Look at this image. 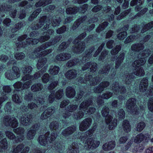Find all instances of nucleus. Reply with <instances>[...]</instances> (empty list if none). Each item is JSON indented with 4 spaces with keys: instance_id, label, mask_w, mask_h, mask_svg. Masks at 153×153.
Instances as JSON below:
<instances>
[{
    "instance_id": "nucleus-1",
    "label": "nucleus",
    "mask_w": 153,
    "mask_h": 153,
    "mask_svg": "<svg viewBox=\"0 0 153 153\" xmlns=\"http://www.w3.org/2000/svg\"><path fill=\"white\" fill-rule=\"evenodd\" d=\"M92 129H89L85 133V136L88 138L86 140L85 145L83 146L80 143L75 141L72 143L69 153H96L95 152L92 151L86 152L94 150L100 144L99 141L90 137L93 135L94 132Z\"/></svg>"
},
{
    "instance_id": "nucleus-2",
    "label": "nucleus",
    "mask_w": 153,
    "mask_h": 153,
    "mask_svg": "<svg viewBox=\"0 0 153 153\" xmlns=\"http://www.w3.org/2000/svg\"><path fill=\"white\" fill-rule=\"evenodd\" d=\"M16 64V61L14 59L9 60L7 62L8 66H13L12 70L5 73L6 77L10 80L16 79L20 76V73L19 68L15 65Z\"/></svg>"
},
{
    "instance_id": "nucleus-3",
    "label": "nucleus",
    "mask_w": 153,
    "mask_h": 153,
    "mask_svg": "<svg viewBox=\"0 0 153 153\" xmlns=\"http://www.w3.org/2000/svg\"><path fill=\"white\" fill-rule=\"evenodd\" d=\"M21 119V123L23 125L27 126L29 125V123H31L33 121L35 115L33 114H23L21 113L20 114Z\"/></svg>"
},
{
    "instance_id": "nucleus-4",
    "label": "nucleus",
    "mask_w": 153,
    "mask_h": 153,
    "mask_svg": "<svg viewBox=\"0 0 153 153\" xmlns=\"http://www.w3.org/2000/svg\"><path fill=\"white\" fill-rule=\"evenodd\" d=\"M73 43L74 44H77L76 46L73 47L72 48V51L74 53L77 54L78 53H81L84 51L86 45L83 41L76 42L74 40L73 41Z\"/></svg>"
},
{
    "instance_id": "nucleus-5",
    "label": "nucleus",
    "mask_w": 153,
    "mask_h": 153,
    "mask_svg": "<svg viewBox=\"0 0 153 153\" xmlns=\"http://www.w3.org/2000/svg\"><path fill=\"white\" fill-rule=\"evenodd\" d=\"M105 122L106 125H108V129L110 130L114 129L117 126V120L116 119L112 120L113 117L111 115L105 117Z\"/></svg>"
},
{
    "instance_id": "nucleus-6",
    "label": "nucleus",
    "mask_w": 153,
    "mask_h": 153,
    "mask_svg": "<svg viewBox=\"0 0 153 153\" xmlns=\"http://www.w3.org/2000/svg\"><path fill=\"white\" fill-rule=\"evenodd\" d=\"M92 119L90 117H87L84 119L79 124V128L81 131L86 130L91 125Z\"/></svg>"
},
{
    "instance_id": "nucleus-7",
    "label": "nucleus",
    "mask_w": 153,
    "mask_h": 153,
    "mask_svg": "<svg viewBox=\"0 0 153 153\" xmlns=\"http://www.w3.org/2000/svg\"><path fill=\"white\" fill-rule=\"evenodd\" d=\"M75 125H72L69 126L64 129L62 132V134L65 137L73 134L76 130Z\"/></svg>"
},
{
    "instance_id": "nucleus-8",
    "label": "nucleus",
    "mask_w": 153,
    "mask_h": 153,
    "mask_svg": "<svg viewBox=\"0 0 153 153\" xmlns=\"http://www.w3.org/2000/svg\"><path fill=\"white\" fill-rule=\"evenodd\" d=\"M33 68L30 66H27L22 68V72L25 75L22 77V79L24 81L28 80L31 79V76L30 75Z\"/></svg>"
},
{
    "instance_id": "nucleus-9",
    "label": "nucleus",
    "mask_w": 153,
    "mask_h": 153,
    "mask_svg": "<svg viewBox=\"0 0 153 153\" xmlns=\"http://www.w3.org/2000/svg\"><path fill=\"white\" fill-rule=\"evenodd\" d=\"M149 136H150V135L148 133H146L144 134L142 133H140L135 136L134 142L135 143H140L143 140L146 141L148 140V139L149 137Z\"/></svg>"
},
{
    "instance_id": "nucleus-10",
    "label": "nucleus",
    "mask_w": 153,
    "mask_h": 153,
    "mask_svg": "<svg viewBox=\"0 0 153 153\" xmlns=\"http://www.w3.org/2000/svg\"><path fill=\"white\" fill-rule=\"evenodd\" d=\"M54 111V110L53 107H49L41 114V119L42 120L48 119L52 115Z\"/></svg>"
},
{
    "instance_id": "nucleus-11",
    "label": "nucleus",
    "mask_w": 153,
    "mask_h": 153,
    "mask_svg": "<svg viewBox=\"0 0 153 153\" xmlns=\"http://www.w3.org/2000/svg\"><path fill=\"white\" fill-rule=\"evenodd\" d=\"M71 57V54L69 53L63 52L58 54L55 57V59L58 61L68 60Z\"/></svg>"
},
{
    "instance_id": "nucleus-12",
    "label": "nucleus",
    "mask_w": 153,
    "mask_h": 153,
    "mask_svg": "<svg viewBox=\"0 0 153 153\" xmlns=\"http://www.w3.org/2000/svg\"><path fill=\"white\" fill-rule=\"evenodd\" d=\"M122 129L126 133H128L131 130V126L129 121L127 119L124 120L122 123Z\"/></svg>"
},
{
    "instance_id": "nucleus-13",
    "label": "nucleus",
    "mask_w": 153,
    "mask_h": 153,
    "mask_svg": "<svg viewBox=\"0 0 153 153\" xmlns=\"http://www.w3.org/2000/svg\"><path fill=\"white\" fill-rule=\"evenodd\" d=\"M115 146V141L111 140L104 144L102 146V149L104 151H109L114 149Z\"/></svg>"
},
{
    "instance_id": "nucleus-14",
    "label": "nucleus",
    "mask_w": 153,
    "mask_h": 153,
    "mask_svg": "<svg viewBox=\"0 0 153 153\" xmlns=\"http://www.w3.org/2000/svg\"><path fill=\"white\" fill-rule=\"evenodd\" d=\"M76 71L74 69L68 71L65 74V77L68 80H71L75 78L76 76Z\"/></svg>"
},
{
    "instance_id": "nucleus-15",
    "label": "nucleus",
    "mask_w": 153,
    "mask_h": 153,
    "mask_svg": "<svg viewBox=\"0 0 153 153\" xmlns=\"http://www.w3.org/2000/svg\"><path fill=\"white\" fill-rule=\"evenodd\" d=\"M65 93L68 98H73L75 95L76 91L72 86H68L66 88Z\"/></svg>"
},
{
    "instance_id": "nucleus-16",
    "label": "nucleus",
    "mask_w": 153,
    "mask_h": 153,
    "mask_svg": "<svg viewBox=\"0 0 153 153\" xmlns=\"http://www.w3.org/2000/svg\"><path fill=\"white\" fill-rule=\"evenodd\" d=\"M47 62V58L44 56H41L38 60L37 68L39 70L41 69L45 64Z\"/></svg>"
},
{
    "instance_id": "nucleus-17",
    "label": "nucleus",
    "mask_w": 153,
    "mask_h": 153,
    "mask_svg": "<svg viewBox=\"0 0 153 153\" xmlns=\"http://www.w3.org/2000/svg\"><path fill=\"white\" fill-rule=\"evenodd\" d=\"M50 138L49 136L40 135L38 138V141L41 146H45L48 143V138Z\"/></svg>"
},
{
    "instance_id": "nucleus-18",
    "label": "nucleus",
    "mask_w": 153,
    "mask_h": 153,
    "mask_svg": "<svg viewBox=\"0 0 153 153\" xmlns=\"http://www.w3.org/2000/svg\"><path fill=\"white\" fill-rule=\"evenodd\" d=\"M144 48L143 45L141 43L134 44L131 47V49L134 52H139Z\"/></svg>"
},
{
    "instance_id": "nucleus-19",
    "label": "nucleus",
    "mask_w": 153,
    "mask_h": 153,
    "mask_svg": "<svg viewBox=\"0 0 153 153\" xmlns=\"http://www.w3.org/2000/svg\"><path fill=\"white\" fill-rule=\"evenodd\" d=\"M79 8L78 7L75 6L73 7H68L66 8V13L68 15H74L78 11Z\"/></svg>"
},
{
    "instance_id": "nucleus-20",
    "label": "nucleus",
    "mask_w": 153,
    "mask_h": 153,
    "mask_svg": "<svg viewBox=\"0 0 153 153\" xmlns=\"http://www.w3.org/2000/svg\"><path fill=\"white\" fill-rule=\"evenodd\" d=\"M43 88L42 84L40 82L35 83L31 86V89L32 92H36L41 91Z\"/></svg>"
},
{
    "instance_id": "nucleus-21",
    "label": "nucleus",
    "mask_w": 153,
    "mask_h": 153,
    "mask_svg": "<svg viewBox=\"0 0 153 153\" xmlns=\"http://www.w3.org/2000/svg\"><path fill=\"white\" fill-rule=\"evenodd\" d=\"M23 25V24L22 22L21 21L18 22L15 25L14 27L11 28V32L13 33L17 32L22 28Z\"/></svg>"
},
{
    "instance_id": "nucleus-22",
    "label": "nucleus",
    "mask_w": 153,
    "mask_h": 153,
    "mask_svg": "<svg viewBox=\"0 0 153 153\" xmlns=\"http://www.w3.org/2000/svg\"><path fill=\"white\" fill-rule=\"evenodd\" d=\"M136 101V99L134 98H131L127 101L126 105L129 110H131L135 106Z\"/></svg>"
},
{
    "instance_id": "nucleus-23",
    "label": "nucleus",
    "mask_w": 153,
    "mask_h": 153,
    "mask_svg": "<svg viewBox=\"0 0 153 153\" xmlns=\"http://www.w3.org/2000/svg\"><path fill=\"white\" fill-rule=\"evenodd\" d=\"M31 83V81H30L27 82L24 84L20 81H17L14 83V85H13V86H14V88L16 89H21L22 86H24L25 85L27 86Z\"/></svg>"
},
{
    "instance_id": "nucleus-24",
    "label": "nucleus",
    "mask_w": 153,
    "mask_h": 153,
    "mask_svg": "<svg viewBox=\"0 0 153 153\" xmlns=\"http://www.w3.org/2000/svg\"><path fill=\"white\" fill-rule=\"evenodd\" d=\"M8 148V143L6 138H4L0 141V152Z\"/></svg>"
},
{
    "instance_id": "nucleus-25",
    "label": "nucleus",
    "mask_w": 153,
    "mask_h": 153,
    "mask_svg": "<svg viewBox=\"0 0 153 153\" xmlns=\"http://www.w3.org/2000/svg\"><path fill=\"white\" fill-rule=\"evenodd\" d=\"M109 23L107 21H105L100 24L96 29L97 32H100L104 30L108 26Z\"/></svg>"
},
{
    "instance_id": "nucleus-26",
    "label": "nucleus",
    "mask_w": 153,
    "mask_h": 153,
    "mask_svg": "<svg viewBox=\"0 0 153 153\" xmlns=\"http://www.w3.org/2000/svg\"><path fill=\"white\" fill-rule=\"evenodd\" d=\"M153 27V21H151L144 25L141 31V32L142 33H144L146 31H148Z\"/></svg>"
},
{
    "instance_id": "nucleus-27",
    "label": "nucleus",
    "mask_w": 153,
    "mask_h": 153,
    "mask_svg": "<svg viewBox=\"0 0 153 153\" xmlns=\"http://www.w3.org/2000/svg\"><path fill=\"white\" fill-rule=\"evenodd\" d=\"M36 130H34L30 128L27 131V139L29 140L33 139L36 134Z\"/></svg>"
},
{
    "instance_id": "nucleus-28",
    "label": "nucleus",
    "mask_w": 153,
    "mask_h": 153,
    "mask_svg": "<svg viewBox=\"0 0 153 153\" xmlns=\"http://www.w3.org/2000/svg\"><path fill=\"white\" fill-rule=\"evenodd\" d=\"M54 94L55 97L57 100H60L63 96V91L62 89H59L55 93V91H52Z\"/></svg>"
},
{
    "instance_id": "nucleus-29",
    "label": "nucleus",
    "mask_w": 153,
    "mask_h": 153,
    "mask_svg": "<svg viewBox=\"0 0 153 153\" xmlns=\"http://www.w3.org/2000/svg\"><path fill=\"white\" fill-rule=\"evenodd\" d=\"M18 125V122L16 119L15 117H13L11 120L8 125L13 128H16Z\"/></svg>"
},
{
    "instance_id": "nucleus-30",
    "label": "nucleus",
    "mask_w": 153,
    "mask_h": 153,
    "mask_svg": "<svg viewBox=\"0 0 153 153\" xmlns=\"http://www.w3.org/2000/svg\"><path fill=\"white\" fill-rule=\"evenodd\" d=\"M102 82H101L98 86L94 89V91L97 93H100L103 91L105 88Z\"/></svg>"
},
{
    "instance_id": "nucleus-31",
    "label": "nucleus",
    "mask_w": 153,
    "mask_h": 153,
    "mask_svg": "<svg viewBox=\"0 0 153 153\" xmlns=\"http://www.w3.org/2000/svg\"><path fill=\"white\" fill-rule=\"evenodd\" d=\"M70 45V43L65 41L62 42L59 45V50L60 51H64Z\"/></svg>"
},
{
    "instance_id": "nucleus-32",
    "label": "nucleus",
    "mask_w": 153,
    "mask_h": 153,
    "mask_svg": "<svg viewBox=\"0 0 153 153\" xmlns=\"http://www.w3.org/2000/svg\"><path fill=\"white\" fill-rule=\"evenodd\" d=\"M25 131V130L24 128L20 127L13 129V131L18 135H24Z\"/></svg>"
},
{
    "instance_id": "nucleus-33",
    "label": "nucleus",
    "mask_w": 153,
    "mask_h": 153,
    "mask_svg": "<svg viewBox=\"0 0 153 153\" xmlns=\"http://www.w3.org/2000/svg\"><path fill=\"white\" fill-rule=\"evenodd\" d=\"M59 126V123L56 121H53L49 125V127L51 131L57 130Z\"/></svg>"
},
{
    "instance_id": "nucleus-34",
    "label": "nucleus",
    "mask_w": 153,
    "mask_h": 153,
    "mask_svg": "<svg viewBox=\"0 0 153 153\" xmlns=\"http://www.w3.org/2000/svg\"><path fill=\"white\" fill-rule=\"evenodd\" d=\"M12 98L13 101L16 103H19L21 102V96L19 94H15L13 95Z\"/></svg>"
},
{
    "instance_id": "nucleus-35",
    "label": "nucleus",
    "mask_w": 153,
    "mask_h": 153,
    "mask_svg": "<svg viewBox=\"0 0 153 153\" xmlns=\"http://www.w3.org/2000/svg\"><path fill=\"white\" fill-rule=\"evenodd\" d=\"M59 70V67L55 65L52 69H50V73L53 75H56L58 74Z\"/></svg>"
},
{
    "instance_id": "nucleus-36",
    "label": "nucleus",
    "mask_w": 153,
    "mask_h": 153,
    "mask_svg": "<svg viewBox=\"0 0 153 153\" xmlns=\"http://www.w3.org/2000/svg\"><path fill=\"white\" fill-rule=\"evenodd\" d=\"M24 147V145L23 143H21L17 145L15 148H13V153H19L21 152Z\"/></svg>"
},
{
    "instance_id": "nucleus-37",
    "label": "nucleus",
    "mask_w": 153,
    "mask_h": 153,
    "mask_svg": "<svg viewBox=\"0 0 153 153\" xmlns=\"http://www.w3.org/2000/svg\"><path fill=\"white\" fill-rule=\"evenodd\" d=\"M14 56L17 60H22L25 58V54L22 52H17L14 53Z\"/></svg>"
},
{
    "instance_id": "nucleus-38",
    "label": "nucleus",
    "mask_w": 153,
    "mask_h": 153,
    "mask_svg": "<svg viewBox=\"0 0 153 153\" xmlns=\"http://www.w3.org/2000/svg\"><path fill=\"white\" fill-rule=\"evenodd\" d=\"M137 68V70L136 71V75L137 76H143L145 74L143 68L141 67H140L139 66L136 65Z\"/></svg>"
},
{
    "instance_id": "nucleus-39",
    "label": "nucleus",
    "mask_w": 153,
    "mask_h": 153,
    "mask_svg": "<svg viewBox=\"0 0 153 153\" xmlns=\"http://www.w3.org/2000/svg\"><path fill=\"white\" fill-rule=\"evenodd\" d=\"M117 85H118L117 87L114 86V88H116L115 90L116 91V92H117L118 91L119 92L120 90V93L121 94H124L126 92V87H125L123 85H121L120 86H119V84L118 82L117 83Z\"/></svg>"
},
{
    "instance_id": "nucleus-40",
    "label": "nucleus",
    "mask_w": 153,
    "mask_h": 153,
    "mask_svg": "<svg viewBox=\"0 0 153 153\" xmlns=\"http://www.w3.org/2000/svg\"><path fill=\"white\" fill-rule=\"evenodd\" d=\"M62 36L61 35H56L53 38H51L50 41L51 42L52 45H54L59 42Z\"/></svg>"
},
{
    "instance_id": "nucleus-41",
    "label": "nucleus",
    "mask_w": 153,
    "mask_h": 153,
    "mask_svg": "<svg viewBox=\"0 0 153 153\" xmlns=\"http://www.w3.org/2000/svg\"><path fill=\"white\" fill-rule=\"evenodd\" d=\"M43 36H41L39 37L38 39V42H44L45 41L48 40L50 38V36L49 34H45V35L44 34Z\"/></svg>"
},
{
    "instance_id": "nucleus-42",
    "label": "nucleus",
    "mask_w": 153,
    "mask_h": 153,
    "mask_svg": "<svg viewBox=\"0 0 153 153\" xmlns=\"http://www.w3.org/2000/svg\"><path fill=\"white\" fill-rule=\"evenodd\" d=\"M118 118L120 120H123L125 117V112L122 108L119 109L118 111Z\"/></svg>"
},
{
    "instance_id": "nucleus-43",
    "label": "nucleus",
    "mask_w": 153,
    "mask_h": 153,
    "mask_svg": "<svg viewBox=\"0 0 153 153\" xmlns=\"http://www.w3.org/2000/svg\"><path fill=\"white\" fill-rule=\"evenodd\" d=\"M35 122L36 123L33 124V125L32 126L31 128L34 130H35V131L36 132L39 129L41 123L39 122V119L36 120V121Z\"/></svg>"
},
{
    "instance_id": "nucleus-44",
    "label": "nucleus",
    "mask_w": 153,
    "mask_h": 153,
    "mask_svg": "<svg viewBox=\"0 0 153 153\" xmlns=\"http://www.w3.org/2000/svg\"><path fill=\"white\" fill-rule=\"evenodd\" d=\"M84 115V113L82 111H77L74 114V118L76 120H79L82 118Z\"/></svg>"
},
{
    "instance_id": "nucleus-45",
    "label": "nucleus",
    "mask_w": 153,
    "mask_h": 153,
    "mask_svg": "<svg viewBox=\"0 0 153 153\" xmlns=\"http://www.w3.org/2000/svg\"><path fill=\"white\" fill-rule=\"evenodd\" d=\"M146 126L145 123L143 121L138 123L136 127V130L137 131L141 132L144 128Z\"/></svg>"
},
{
    "instance_id": "nucleus-46",
    "label": "nucleus",
    "mask_w": 153,
    "mask_h": 153,
    "mask_svg": "<svg viewBox=\"0 0 153 153\" xmlns=\"http://www.w3.org/2000/svg\"><path fill=\"white\" fill-rule=\"evenodd\" d=\"M58 84V81H53L51 82L48 87V89L50 92L52 91Z\"/></svg>"
},
{
    "instance_id": "nucleus-47",
    "label": "nucleus",
    "mask_w": 153,
    "mask_h": 153,
    "mask_svg": "<svg viewBox=\"0 0 153 153\" xmlns=\"http://www.w3.org/2000/svg\"><path fill=\"white\" fill-rule=\"evenodd\" d=\"M109 111V108L107 106H105L102 108V115L103 117L108 116V114Z\"/></svg>"
},
{
    "instance_id": "nucleus-48",
    "label": "nucleus",
    "mask_w": 153,
    "mask_h": 153,
    "mask_svg": "<svg viewBox=\"0 0 153 153\" xmlns=\"http://www.w3.org/2000/svg\"><path fill=\"white\" fill-rule=\"evenodd\" d=\"M121 32L119 33L117 36L118 38L120 40H122L125 39L127 36L126 31H121Z\"/></svg>"
},
{
    "instance_id": "nucleus-49",
    "label": "nucleus",
    "mask_w": 153,
    "mask_h": 153,
    "mask_svg": "<svg viewBox=\"0 0 153 153\" xmlns=\"http://www.w3.org/2000/svg\"><path fill=\"white\" fill-rule=\"evenodd\" d=\"M77 62L76 59H72L69 60L66 63L67 66L69 68H70L74 66Z\"/></svg>"
},
{
    "instance_id": "nucleus-50",
    "label": "nucleus",
    "mask_w": 153,
    "mask_h": 153,
    "mask_svg": "<svg viewBox=\"0 0 153 153\" xmlns=\"http://www.w3.org/2000/svg\"><path fill=\"white\" fill-rule=\"evenodd\" d=\"M62 21V19L60 17H55L53 20L52 24L55 26H58Z\"/></svg>"
},
{
    "instance_id": "nucleus-51",
    "label": "nucleus",
    "mask_w": 153,
    "mask_h": 153,
    "mask_svg": "<svg viewBox=\"0 0 153 153\" xmlns=\"http://www.w3.org/2000/svg\"><path fill=\"white\" fill-rule=\"evenodd\" d=\"M112 96V93L110 91H107L101 96V98L104 99H108Z\"/></svg>"
},
{
    "instance_id": "nucleus-52",
    "label": "nucleus",
    "mask_w": 153,
    "mask_h": 153,
    "mask_svg": "<svg viewBox=\"0 0 153 153\" xmlns=\"http://www.w3.org/2000/svg\"><path fill=\"white\" fill-rule=\"evenodd\" d=\"M12 108L11 102H8L5 105L4 110L5 112L8 113H10L11 112Z\"/></svg>"
},
{
    "instance_id": "nucleus-53",
    "label": "nucleus",
    "mask_w": 153,
    "mask_h": 153,
    "mask_svg": "<svg viewBox=\"0 0 153 153\" xmlns=\"http://www.w3.org/2000/svg\"><path fill=\"white\" fill-rule=\"evenodd\" d=\"M66 27L64 25H63L61 27L58 28L56 30V33L57 34H61L63 33L66 31Z\"/></svg>"
},
{
    "instance_id": "nucleus-54",
    "label": "nucleus",
    "mask_w": 153,
    "mask_h": 153,
    "mask_svg": "<svg viewBox=\"0 0 153 153\" xmlns=\"http://www.w3.org/2000/svg\"><path fill=\"white\" fill-rule=\"evenodd\" d=\"M121 47L120 45H117L111 51V53L112 55H115L118 53L120 50Z\"/></svg>"
},
{
    "instance_id": "nucleus-55",
    "label": "nucleus",
    "mask_w": 153,
    "mask_h": 153,
    "mask_svg": "<svg viewBox=\"0 0 153 153\" xmlns=\"http://www.w3.org/2000/svg\"><path fill=\"white\" fill-rule=\"evenodd\" d=\"M71 113L68 111H65V112L62 113V116L65 119V120H62V122L63 123L64 122L66 123L67 121L66 120V119L69 118L71 116Z\"/></svg>"
},
{
    "instance_id": "nucleus-56",
    "label": "nucleus",
    "mask_w": 153,
    "mask_h": 153,
    "mask_svg": "<svg viewBox=\"0 0 153 153\" xmlns=\"http://www.w3.org/2000/svg\"><path fill=\"white\" fill-rule=\"evenodd\" d=\"M50 76L48 73L45 74L42 78V81L44 83H46L49 81Z\"/></svg>"
},
{
    "instance_id": "nucleus-57",
    "label": "nucleus",
    "mask_w": 153,
    "mask_h": 153,
    "mask_svg": "<svg viewBox=\"0 0 153 153\" xmlns=\"http://www.w3.org/2000/svg\"><path fill=\"white\" fill-rule=\"evenodd\" d=\"M47 17L46 16H43L39 19L38 23L41 25V26L43 27L47 22Z\"/></svg>"
},
{
    "instance_id": "nucleus-58",
    "label": "nucleus",
    "mask_w": 153,
    "mask_h": 153,
    "mask_svg": "<svg viewBox=\"0 0 153 153\" xmlns=\"http://www.w3.org/2000/svg\"><path fill=\"white\" fill-rule=\"evenodd\" d=\"M32 153H44L45 150L41 147H36L32 149Z\"/></svg>"
},
{
    "instance_id": "nucleus-59",
    "label": "nucleus",
    "mask_w": 153,
    "mask_h": 153,
    "mask_svg": "<svg viewBox=\"0 0 153 153\" xmlns=\"http://www.w3.org/2000/svg\"><path fill=\"white\" fill-rule=\"evenodd\" d=\"M135 38V36L134 35L128 36L124 41V43L128 44L132 42Z\"/></svg>"
},
{
    "instance_id": "nucleus-60",
    "label": "nucleus",
    "mask_w": 153,
    "mask_h": 153,
    "mask_svg": "<svg viewBox=\"0 0 153 153\" xmlns=\"http://www.w3.org/2000/svg\"><path fill=\"white\" fill-rule=\"evenodd\" d=\"M33 96V93L31 91H29L27 94H26L25 95L24 98L27 102L30 101L32 99Z\"/></svg>"
},
{
    "instance_id": "nucleus-61",
    "label": "nucleus",
    "mask_w": 153,
    "mask_h": 153,
    "mask_svg": "<svg viewBox=\"0 0 153 153\" xmlns=\"http://www.w3.org/2000/svg\"><path fill=\"white\" fill-rule=\"evenodd\" d=\"M148 107L149 111L153 113V98H151L148 103Z\"/></svg>"
},
{
    "instance_id": "nucleus-62",
    "label": "nucleus",
    "mask_w": 153,
    "mask_h": 153,
    "mask_svg": "<svg viewBox=\"0 0 153 153\" xmlns=\"http://www.w3.org/2000/svg\"><path fill=\"white\" fill-rule=\"evenodd\" d=\"M133 76L132 74H129L126 77V79L125 80V82L126 84L129 85L133 79Z\"/></svg>"
},
{
    "instance_id": "nucleus-63",
    "label": "nucleus",
    "mask_w": 153,
    "mask_h": 153,
    "mask_svg": "<svg viewBox=\"0 0 153 153\" xmlns=\"http://www.w3.org/2000/svg\"><path fill=\"white\" fill-rule=\"evenodd\" d=\"M107 54L108 52L107 50H104L102 51L101 52L100 55L99 57V60L102 61L104 59Z\"/></svg>"
},
{
    "instance_id": "nucleus-64",
    "label": "nucleus",
    "mask_w": 153,
    "mask_h": 153,
    "mask_svg": "<svg viewBox=\"0 0 153 153\" xmlns=\"http://www.w3.org/2000/svg\"><path fill=\"white\" fill-rule=\"evenodd\" d=\"M12 118L9 115L5 116L3 119V121L5 125L8 126L10 121L11 120Z\"/></svg>"
}]
</instances>
